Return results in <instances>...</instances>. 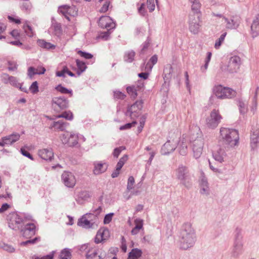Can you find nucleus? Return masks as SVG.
<instances>
[{
  "label": "nucleus",
  "mask_w": 259,
  "mask_h": 259,
  "mask_svg": "<svg viewBox=\"0 0 259 259\" xmlns=\"http://www.w3.org/2000/svg\"><path fill=\"white\" fill-rule=\"evenodd\" d=\"M179 239L182 249L186 250L193 246L196 240V236L191 223H185L182 225Z\"/></svg>",
  "instance_id": "obj_1"
},
{
  "label": "nucleus",
  "mask_w": 259,
  "mask_h": 259,
  "mask_svg": "<svg viewBox=\"0 0 259 259\" xmlns=\"http://www.w3.org/2000/svg\"><path fill=\"white\" fill-rule=\"evenodd\" d=\"M219 146L224 147L226 149L236 146L238 143L239 134L237 130L222 127L220 130Z\"/></svg>",
  "instance_id": "obj_2"
},
{
  "label": "nucleus",
  "mask_w": 259,
  "mask_h": 259,
  "mask_svg": "<svg viewBox=\"0 0 259 259\" xmlns=\"http://www.w3.org/2000/svg\"><path fill=\"white\" fill-rule=\"evenodd\" d=\"M176 179L180 184L187 189L192 186V176L189 167L182 164H179L175 170Z\"/></svg>",
  "instance_id": "obj_3"
},
{
  "label": "nucleus",
  "mask_w": 259,
  "mask_h": 259,
  "mask_svg": "<svg viewBox=\"0 0 259 259\" xmlns=\"http://www.w3.org/2000/svg\"><path fill=\"white\" fill-rule=\"evenodd\" d=\"M243 248L242 230L239 228H236L234 232V242L232 251V256L237 258L242 253Z\"/></svg>",
  "instance_id": "obj_4"
},
{
  "label": "nucleus",
  "mask_w": 259,
  "mask_h": 259,
  "mask_svg": "<svg viewBox=\"0 0 259 259\" xmlns=\"http://www.w3.org/2000/svg\"><path fill=\"white\" fill-rule=\"evenodd\" d=\"M9 227L16 231H19L24 226L22 218L17 212L10 213L7 216Z\"/></svg>",
  "instance_id": "obj_5"
},
{
  "label": "nucleus",
  "mask_w": 259,
  "mask_h": 259,
  "mask_svg": "<svg viewBox=\"0 0 259 259\" xmlns=\"http://www.w3.org/2000/svg\"><path fill=\"white\" fill-rule=\"evenodd\" d=\"M213 93L220 99L232 98L236 94L235 91L230 88L223 87L222 85L214 86L213 88Z\"/></svg>",
  "instance_id": "obj_6"
},
{
  "label": "nucleus",
  "mask_w": 259,
  "mask_h": 259,
  "mask_svg": "<svg viewBox=\"0 0 259 259\" xmlns=\"http://www.w3.org/2000/svg\"><path fill=\"white\" fill-rule=\"evenodd\" d=\"M143 104L142 100L136 101L133 105L127 108L125 115L130 116L131 119H135L138 117L141 114Z\"/></svg>",
  "instance_id": "obj_7"
},
{
  "label": "nucleus",
  "mask_w": 259,
  "mask_h": 259,
  "mask_svg": "<svg viewBox=\"0 0 259 259\" xmlns=\"http://www.w3.org/2000/svg\"><path fill=\"white\" fill-rule=\"evenodd\" d=\"M222 119V117L219 110L213 109L210 112V116L206 118V123L208 127L213 129L218 126Z\"/></svg>",
  "instance_id": "obj_8"
},
{
  "label": "nucleus",
  "mask_w": 259,
  "mask_h": 259,
  "mask_svg": "<svg viewBox=\"0 0 259 259\" xmlns=\"http://www.w3.org/2000/svg\"><path fill=\"white\" fill-rule=\"evenodd\" d=\"M52 102L54 109L57 111L65 109L69 106V101L64 96L54 97Z\"/></svg>",
  "instance_id": "obj_9"
},
{
  "label": "nucleus",
  "mask_w": 259,
  "mask_h": 259,
  "mask_svg": "<svg viewBox=\"0 0 259 259\" xmlns=\"http://www.w3.org/2000/svg\"><path fill=\"white\" fill-rule=\"evenodd\" d=\"M200 15H189V30L191 32H192L194 34L198 33L199 31V28L201 26V25L200 24Z\"/></svg>",
  "instance_id": "obj_10"
},
{
  "label": "nucleus",
  "mask_w": 259,
  "mask_h": 259,
  "mask_svg": "<svg viewBox=\"0 0 259 259\" xmlns=\"http://www.w3.org/2000/svg\"><path fill=\"white\" fill-rule=\"evenodd\" d=\"M36 227L34 224L29 223L24 224L19 232L26 238H30L35 234Z\"/></svg>",
  "instance_id": "obj_11"
},
{
  "label": "nucleus",
  "mask_w": 259,
  "mask_h": 259,
  "mask_svg": "<svg viewBox=\"0 0 259 259\" xmlns=\"http://www.w3.org/2000/svg\"><path fill=\"white\" fill-rule=\"evenodd\" d=\"M203 145V140L201 137L195 139L193 142L192 150L193 151L194 157L196 159L199 158L202 154Z\"/></svg>",
  "instance_id": "obj_12"
},
{
  "label": "nucleus",
  "mask_w": 259,
  "mask_h": 259,
  "mask_svg": "<svg viewBox=\"0 0 259 259\" xmlns=\"http://www.w3.org/2000/svg\"><path fill=\"white\" fill-rule=\"evenodd\" d=\"M241 60L239 57L234 56L231 57L229 61L227 70L230 73L236 72L239 68Z\"/></svg>",
  "instance_id": "obj_13"
},
{
  "label": "nucleus",
  "mask_w": 259,
  "mask_h": 259,
  "mask_svg": "<svg viewBox=\"0 0 259 259\" xmlns=\"http://www.w3.org/2000/svg\"><path fill=\"white\" fill-rule=\"evenodd\" d=\"M64 184L68 188H73L76 183V179L73 174L69 171H64L61 176Z\"/></svg>",
  "instance_id": "obj_14"
},
{
  "label": "nucleus",
  "mask_w": 259,
  "mask_h": 259,
  "mask_svg": "<svg viewBox=\"0 0 259 259\" xmlns=\"http://www.w3.org/2000/svg\"><path fill=\"white\" fill-rule=\"evenodd\" d=\"M97 223L95 220H89L85 215H82L77 222L78 226L86 229L94 228L95 226H97Z\"/></svg>",
  "instance_id": "obj_15"
},
{
  "label": "nucleus",
  "mask_w": 259,
  "mask_h": 259,
  "mask_svg": "<svg viewBox=\"0 0 259 259\" xmlns=\"http://www.w3.org/2000/svg\"><path fill=\"white\" fill-rule=\"evenodd\" d=\"M177 146V141L167 140L166 142L162 146L161 149V153L162 155H168L173 152Z\"/></svg>",
  "instance_id": "obj_16"
},
{
  "label": "nucleus",
  "mask_w": 259,
  "mask_h": 259,
  "mask_svg": "<svg viewBox=\"0 0 259 259\" xmlns=\"http://www.w3.org/2000/svg\"><path fill=\"white\" fill-rule=\"evenodd\" d=\"M110 236L109 230L106 228H100L97 232L95 238V242L96 244L101 243L108 239Z\"/></svg>",
  "instance_id": "obj_17"
},
{
  "label": "nucleus",
  "mask_w": 259,
  "mask_h": 259,
  "mask_svg": "<svg viewBox=\"0 0 259 259\" xmlns=\"http://www.w3.org/2000/svg\"><path fill=\"white\" fill-rule=\"evenodd\" d=\"M226 22V28L230 29H237L240 23V18L238 16H233L230 19L224 17Z\"/></svg>",
  "instance_id": "obj_18"
},
{
  "label": "nucleus",
  "mask_w": 259,
  "mask_h": 259,
  "mask_svg": "<svg viewBox=\"0 0 259 259\" xmlns=\"http://www.w3.org/2000/svg\"><path fill=\"white\" fill-rule=\"evenodd\" d=\"M38 154L42 159L51 161L54 158V152L51 148H45L38 151Z\"/></svg>",
  "instance_id": "obj_19"
},
{
  "label": "nucleus",
  "mask_w": 259,
  "mask_h": 259,
  "mask_svg": "<svg viewBox=\"0 0 259 259\" xmlns=\"http://www.w3.org/2000/svg\"><path fill=\"white\" fill-rule=\"evenodd\" d=\"M250 146L254 150L259 146V129H252L250 135Z\"/></svg>",
  "instance_id": "obj_20"
},
{
  "label": "nucleus",
  "mask_w": 259,
  "mask_h": 259,
  "mask_svg": "<svg viewBox=\"0 0 259 259\" xmlns=\"http://www.w3.org/2000/svg\"><path fill=\"white\" fill-rule=\"evenodd\" d=\"M20 138V135L18 133H13L11 135L4 137L2 138L3 146L5 145H11L16 141H18Z\"/></svg>",
  "instance_id": "obj_21"
},
{
  "label": "nucleus",
  "mask_w": 259,
  "mask_h": 259,
  "mask_svg": "<svg viewBox=\"0 0 259 259\" xmlns=\"http://www.w3.org/2000/svg\"><path fill=\"white\" fill-rule=\"evenodd\" d=\"M251 34L253 38L259 35V14H257L253 19L251 25Z\"/></svg>",
  "instance_id": "obj_22"
},
{
  "label": "nucleus",
  "mask_w": 259,
  "mask_h": 259,
  "mask_svg": "<svg viewBox=\"0 0 259 259\" xmlns=\"http://www.w3.org/2000/svg\"><path fill=\"white\" fill-rule=\"evenodd\" d=\"M224 148H225L224 147L220 146V148L212 153L214 159L220 163L224 161V158L226 156V153Z\"/></svg>",
  "instance_id": "obj_23"
},
{
  "label": "nucleus",
  "mask_w": 259,
  "mask_h": 259,
  "mask_svg": "<svg viewBox=\"0 0 259 259\" xmlns=\"http://www.w3.org/2000/svg\"><path fill=\"white\" fill-rule=\"evenodd\" d=\"M94 174L98 175L104 172L107 169L108 165L106 163L95 162L94 163Z\"/></svg>",
  "instance_id": "obj_24"
},
{
  "label": "nucleus",
  "mask_w": 259,
  "mask_h": 259,
  "mask_svg": "<svg viewBox=\"0 0 259 259\" xmlns=\"http://www.w3.org/2000/svg\"><path fill=\"white\" fill-rule=\"evenodd\" d=\"M69 124L67 122L64 121L63 120H60L58 121H54L50 125V128L54 131H64L67 126Z\"/></svg>",
  "instance_id": "obj_25"
},
{
  "label": "nucleus",
  "mask_w": 259,
  "mask_h": 259,
  "mask_svg": "<svg viewBox=\"0 0 259 259\" xmlns=\"http://www.w3.org/2000/svg\"><path fill=\"white\" fill-rule=\"evenodd\" d=\"M189 3L191 4V10L194 13V15L196 14V16L200 15V8L201 4L199 0H189Z\"/></svg>",
  "instance_id": "obj_26"
},
{
  "label": "nucleus",
  "mask_w": 259,
  "mask_h": 259,
  "mask_svg": "<svg viewBox=\"0 0 259 259\" xmlns=\"http://www.w3.org/2000/svg\"><path fill=\"white\" fill-rule=\"evenodd\" d=\"M104 254L103 255L102 253L99 254L98 250H95L92 252L89 251L85 255V257L87 259H104Z\"/></svg>",
  "instance_id": "obj_27"
},
{
  "label": "nucleus",
  "mask_w": 259,
  "mask_h": 259,
  "mask_svg": "<svg viewBox=\"0 0 259 259\" xmlns=\"http://www.w3.org/2000/svg\"><path fill=\"white\" fill-rule=\"evenodd\" d=\"M142 251L138 248H133L128 253L127 259H138L142 256Z\"/></svg>",
  "instance_id": "obj_28"
},
{
  "label": "nucleus",
  "mask_w": 259,
  "mask_h": 259,
  "mask_svg": "<svg viewBox=\"0 0 259 259\" xmlns=\"http://www.w3.org/2000/svg\"><path fill=\"white\" fill-rule=\"evenodd\" d=\"M37 44L40 47L47 50H53L56 48L55 45L46 41L44 39H38Z\"/></svg>",
  "instance_id": "obj_29"
},
{
  "label": "nucleus",
  "mask_w": 259,
  "mask_h": 259,
  "mask_svg": "<svg viewBox=\"0 0 259 259\" xmlns=\"http://www.w3.org/2000/svg\"><path fill=\"white\" fill-rule=\"evenodd\" d=\"M90 197V195L88 191H82L78 193L76 201L78 203L81 204L82 203V200H87Z\"/></svg>",
  "instance_id": "obj_30"
},
{
  "label": "nucleus",
  "mask_w": 259,
  "mask_h": 259,
  "mask_svg": "<svg viewBox=\"0 0 259 259\" xmlns=\"http://www.w3.org/2000/svg\"><path fill=\"white\" fill-rule=\"evenodd\" d=\"M172 68L170 65H167L163 70V78L165 82L168 81L172 76Z\"/></svg>",
  "instance_id": "obj_31"
},
{
  "label": "nucleus",
  "mask_w": 259,
  "mask_h": 259,
  "mask_svg": "<svg viewBox=\"0 0 259 259\" xmlns=\"http://www.w3.org/2000/svg\"><path fill=\"white\" fill-rule=\"evenodd\" d=\"M54 20V19H52V21ZM52 27L53 28L54 34L55 35L57 36H59L61 35L62 33V30L61 25L60 23L57 22H53L52 21Z\"/></svg>",
  "instance_id": "obj_32"
},
{
  "label": "nucleus",
  "mask_w": 259,
  "mask_h": 259,
  "mask_svg": "<svg viewBox=\"0 0 259 259\" xmlns=\"http://www.w3.org/2000/svg\"><path fill=\"white\" fill-rule=\"evenodd\" d=\"M76 63L78 68L76 73L78 75H80L85 70L87 66L84 62L81 61L78 59L76 60Z\"/></svg>",
  "instance_id": "obj_33"
},
{
  "label": "nucleus",
  "mask_w": 259,
  "mask_h": 259,
  "mask_svg": "<svg viewBox=\"0 0 259 259\" xmlns=\"http://www.w3.org/2000/svg\"><path fill=\"white\" fill-rule=\"evenodd\" d=\"M4 76L8 77V80L12 85L16 88H18L20 86V83L18 82V79L16 77L9 76L8 74H4Z\"/></svg>",
  "instance_id": "obj_34"
},
{
  "label": "nucleus",
  "mask_w": 259,
  "mask_h": 259,
  "mask_svg": "<svg viewBox=\"0 0 259 259\" xmlns=\"http://www.w3.org/2000/svg\"><path fill=\"white\" fill-rule=\"evenodd\" d=\"M135 52L134 51H130L125 53L124 60L125 62L131 63L134 60Z\"/></svg>",
  "instance_id": "obj_35"
},
{
  "label": "nucleus",
  "mask_w": 259,
  "mask_h": 259,
  "mask_svg": "<svg viewBox=\"0 0 259 259\" xmlns=\"http://www.w3.org/2000/svg\"><path fill=\"white\" fill-rule=\"evenodd\" d=\"M55 89L62 94H70V97H72L73 95L72 91L71 90H69V89L63 87L61 84L58 85L55 88Z\"/></svg>",
  "instance_id": "obj_36"
},
{
  "label": "nucleus",
  "mask_w": 259,
  "mask_h": 259,
  "mask_svg": "<svg viewBox=\"0 0 259 259\" xmlns=\"http://www.w3.org/2000/svg\"><path fill=\"white\" fill-rule=\"evenodd\" d=\"M111 19L110 17L109 16H102L100 17L99 20V25L103 28H104V27H106V25H107V22L108 21H111Z\"/></svg>",
  "instance_id": "obj_37"
},
{
  "label": "nucleus",
  "mask_w": 259,
  "mask_h": 259,
  "mask_svg": "<svg viewBox=\"0 0 259 259\" xmlns=\"http://www.w3.org/2000/svg\"><path fill=\"white\" fill-rule=\"evenodd\" d=\"M57 118H64L68 120H72L73 118V114L70 111H65L57 116Z\"/></svg>",
  "instance_id": "obj_38"
},
{
  "label": "nucleus",
  "mask_w": 259,
  "mask_h": 259,
  "mask_svg": "<svg viewBox=\"0 0 259 259\" xmlns=\"http://www.w3.org/2000/svg\"><path fill=\"white\" fill-rule=\"evenodd\" d=\"M23 28L26 33V34L29 37H32L33 36V32L32 30V28L31 26H30L27 22H26L23 26Z\"/></svg>",
  "instance_id": "obj_39"
},
{
  "label": "nucleus",
  "mask_w": 259,
  "mask_h": 259,
  "mask_svg": "<svg viewBox=\"0 0 259 259\" xmlns=\"http://www.w3.org/2000/svg\"><path fill=\"white\" fill-rule=\"evenodd\" d=\"M0 248L10 253L14 252L15 250V248L12 245L4 242L0 243Z\"/></svg>",
  "instance_id": "obj_40"
},
{
  "label": "nucleus",
  "mask_w": 259,
  "mask_h": 259,
  "mask_svg": "<svg viewBox=\"0 0 259 259\" xmlns=\"http://www.w3.org/2000/svg\"><path fill=\"white\" fill-rule=\"evenodd\" d=\"M71 252L67 248L62 250L60 254V256L61 259H70L71 258Z\"/></svg>",
  "instance_id": "obj_41"
},
{
  "label": "nucleus",
  "mask_w": 259,
  "mask_h": 259,
  "mask_svg": "<svg viewBox=\"0 0 259 259\" xmlns=\"http://www.w3.org/2000/svg\"><path fill=\"white\" fill-rule=\"evenodd\" d=\"M179 153L181 155L185 156L187 154V145L184 142H182L179 148Z\"/></svg>",
  "instance_id": "obj_42"
},
{
  "label": "nucleus",
  "mask_w": 259,
  "mask_h": 259,
  "mask_svg": "<svg viewBox=\"0 0 259 259\" xmlns=\"http://www.w3.org/2000/svg\"><path fill=\"white\" fill-rule=\"evenodd\" d=\"M102 211V207L101 206H99L97 208L95 209L93 211V213H89V217H93L94 218V220L98 222V216L100 214V213Z\"/></svg>",
  "instance_id": "obj_43"
},
{
  "label": "nucleus",
  "mask_w": 259,
  "mask_h": 259,
  "mask_svg": "<svg viewBox=\"0 0 259 259\" xmlns=\"http://www.w3.org/2000/svg\"><path fill=\"white\" fill-rule=\"evenodd\" d=\"M151 40L150 38L147 37V40L143 43L142 46V48L140 52V56L141 58H142V55L145 54L146 50L148 49L150 44Z\"/></svg>",
  "instance_id": "obj_44"
},
{
  "label": "nucleus",
  "mask_w": 259,
  "mask_h": 259,
  "mask_svg": "<svg viewBox=\"0 0 259 259\" xmlns=\"http://www.w3.org/2000/svg\"><path fill=\"white\" fill-rule=\"evenodd\" d=\"M126 91L132 98L135 99L137 97L138 94L137 90L134 86L127 87L126 88Z\"/></svg>",
  "instance_id": "obj_45"
},
{
  "label": "nucleus",
  "mask_w": 259,
  "mask_h": 259,
  "mask_svg": "<svg viewBox=\"0 0 259 259\" xmlns=\"http://www.w3.org/2000/svg\"><path fill=\"white\" fill-rule=\"evenodd\" d=\"M153 65L149 61L146 64V60H144V62L141 66L142 70L147 71H151L153 68Z\"/></svg>",
  "instance_id": "obj_46"
},
{
  "label": "nucleus",
  "mask_w": 259,
  "mask_h": 259,
  "mask_svg": "<svg viewBox=\"0 0 259 259\" xmlns=\"http://www.w3.org/2000/svg\"><path fill=\"white\" fill-rule=\"evenodd\" d=\"M227 35V32L223 33L220 37L216 40L214 47L215 49H219Z\"/></svg>",
  "instance_id": "obj_47"
},
{
  "label": "nucleus",
  "mask_w": 259,
  "mask_h": 259,
  "mask_svg": "<svg viewBox=\"0 0 259 259\" xmlns=\"http://www.w3.org/2000/svg\"><path fill=\"white\" fill-rule=\"evenodd\" d=\"M71 137H70V134L68 132L63 134L61 137V139L63 144H68V142L71 140Z\"/></svg>",
  "instance_id": "obj_48"
},
{
  "label": "nucleus",
  "mask_w": 259,
  "mask_h": 259,
  "mask_svg": "<svg viewBox=\"0 0 259 259\" xmlns=\"http://www.w3.org/2000/svg\"><path fill=\"white\" fill-rule=\"evenodd\" d=\"M137 123L136 121H133L131 123H127L123 125H121L119 127L120 131H123L131 128L132 127L135 126Z\"/></svg>",
  "instance_id": "obj_49"
},
{
  "label": "nucleus",
  "mask_w": 259,
  "mask_h": 259,
  "mask_svg": "<svg viewBox=\"0 0 259 259\" xmlns=\"http://www.w3.org/2000/svg\"><path fill=\"white\" fill-rule=\"evenodd\" d=\"M126 95L119 91L114 92V98L116 99L123 100L125 98Z\"/></svg>",
  "instance_id": "obj_50"
},
{
  "label": "nucleus",
  "mask_w": 259,
  "mask_h": 259,
  "mask_svg": "<svg viewBox=\"0 0 259 259\" xmlns=\"http://www.w3.org/2000/svg\"><path fill=\"white\" fill-rule=\"evenodd\" d=\"M29 90L31 91V92L33 94H36L38 92V83L36 81H35L33 82H32V83L29 88Z\"/></svg>",
  "instance_id": "obj_51"
},
{
  "label": "nucleus",
  "mask_w": 259,
  "mask_h": 259,
  "mask_svg": "<svg viewBox=\"0 0 259 259\" xmlns=\"http://www.w3.org/2000/svg\"><path fill=\"white\" fill-rule=\"evenodd\" d=\"M77 54H79L81 57L86 59H90L93 57L92 54L87 53L85 52L79 50L77 52Z\"/></svg>",
  "instance_id": "obj_52"
},
{
  "label": "nucleus",
  "mask_w": 259,
  "mask_h": 259,
  "mask_svg": "<svg viewBox=\"0 0 259 259\" xmlns=\"http://www.w3.org/2000/svg\"><path fill=\"white\" fill-rule=\"evenodd\" d=\"M70 137H71V140L68 142V144L70 146H74L78 143L77 136L73 134H70Z\"/></svg>",
  "instance_id": "obj_53"
},
{
  "label": "nucleus",
  "mask_w": 259,
  "mask_h": 259,
  "mask_svg": "<svg viewBox=\"0 0 259 259\" xmlns=\"http://www.w3.org/2000/svg\"><path fill=\"white\" fill-rule=\"evenodd\" d=\"M238 106L239 108L240 112L241 114H244L247 111L246 104L241 101H239Z\"/></svg>",
  "instance_id": "obj_54"
},
{
  "label": "nucleus",
  "mask_w": 259,
  "mask_h": 259,
  "mask_svg": "<svg viewBox=\"0 0 259 259\" xmlns=\"http://www.w3.org/2000/svg\"><path fill=\"white\" fill-rule=\"evenodd\" d=\"M114 215V213L111 212L109 213H108L106 214L104 218V224H108L110 223L112 219V217Z\"/></svg>",
  "instance_id": "obj_55"
},
{
  "label": "nucleus",
  "mask_w": 259,
  "mask_h": 259,
  "mask_svg": "<svg viewBox=\"0 0 259 259\" xmlns=\"http://www.w3.org/2000/svg\"><path fill=\"white\" fill-rule=\"evenodd\" d=\"M135 183V179L133 176H130L128 179L127 189L128 191L132 190L133 188V185Z\"/></svg>",
  "instance_id": "obj_56"
},
{
  "label": "nucleus",
  "mask_w": 259,
  "mask_h": 259,
  "mask_svg": "<svg viewBox=\"0 0 259 259\" xmlns=\"http://www.w3.org/2000/svg\"><path fill=\"white\" fill-rule=\"evenodd\" d=\"M20 215H21V218L23 219V222H24V224H26V222L27 221L32 220V216L28 214H26L24 213L18 212Z\"/></svg>",
  "instance_id": "obj_57"
},
{
  "label": "nucleus",
  "mask_w": 259,
  "mask_h": 259,
  "mask_svg": "<svg viewBox=\"0 0 259 259\" xmlns=\"http://www.w3.org/2000/svg\"><path fill=\"white\" fill-rule=\"evenodd\" d=\"M39 240H40L39 237H35L34 238H33L32 239H29L26 241L21 242V244L23 245H26L28 244H35V243H36Z\"/></svg>",
  "instance_id": "obj_58"
},
{
  "label": "nucleus",
  "mask_w": 259,
  "mask_h": 259,
  "mask_svg": "<svg viewBox=\"0 0 259 259\" xmlns=\"http://www.w3.org/2000/svg\"><path fill=\"white\" fill-rule=\"evenodd\" d=\"M8 64L9 65L8 70L10 71H15L17 70L18 65L17 63L13 61H8Z\"/></svg>",
  "instance_id": "obj_59"
},
{
  "label": "nucleus",
  "mask_w": 259,
  "mask_h": 259,
  "mask_svg": "<svg viewBox=\"0 0 259 259\" xmlns=\"http://www.w3.org/2000/svg\"><path fill=\"white\" fill-rule=\"evenodd\" d=\"M147 8L150 12H153L155 10V4L154 0H147Z\"/></svg>",
  "instance_id": "obj_60"
},
{
  "label": "nucleus",
  "mask_w": 259,
  "mask_h": 259,
  "mask_svg": "<svg viewBox=\"0 0 259 259\" xmlns=\"http://www.w3.org/2000/svg\"><path fill=\"white\" fill-rule=\"evenodd\" d=\"M37 74V72L35 71V69L33 67H30L28 69L27 75L30 79H32L33 76Z\"/></svg>",
  "instance_id": "obj_61"
},
{
  "label": "nucleus",
  "mask_w": 259,
  "mask_h": 259,
  "mask_svg": "<svg viewBox=\"0 0 259 259\" xmlns=\"http://www.w3.org/2000/svg\"><path fill=\"white\" fill-rule=\"evenodd\" d=\"M20 152L23 156L28 157L31 160H33L32 155L24 148H21L20 149Z\"/></svg>",
  "instance_id": "obj_62"
},
{
  "label": "nucleus",
  "mask_w": 259,
  "mask_h": 259,
  "mask_svg": "<svg viewBox=\"0 0 259 259\" xmlns=\"http://www.w3.org/2000/svg\"><path fill=\"white\" fill-rule=\"evenodd\" d=\"M110 6V2L108 1H106L103 6L99 10V12L101 13H105L107 12L109 9Z\"/></svg>",
  "instance_id": "obj_63"
},
{
  "label": "nucleus",
  "mask_w": 259,
  "mask_h": 259,
  "mask_svg": "<svg viewBox=\"0 0 259 259\" xmlns=\"http://www.w3.org/2000/svg\"><path fill=\"white\" fill-rule=\"evenodd\" d=\"M124 149H125V147H123V146H121L118 148H115L113 151V155L114 157L117 158L118 157L119 155L120 154V153H121V151Z\"/></svg>",
  "instance_id": "obj_64"
}]
</instances>
